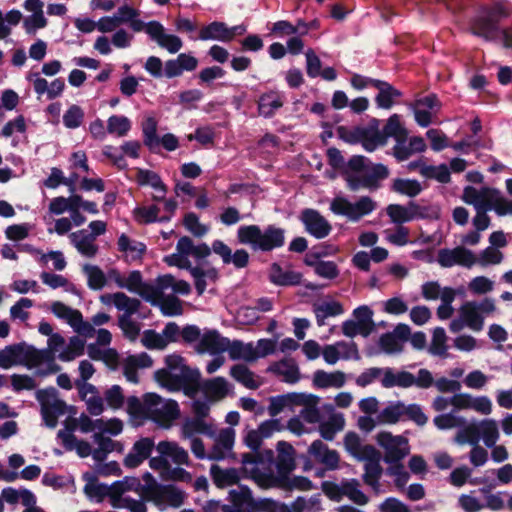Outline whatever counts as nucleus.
Listing matches in <instances>:
<instances>
[{"label": "nucleus", "mask_w": 512, "mask_h": 512, "mask_svg": "<svg viewBox=\"0 0 512 512\" xmlns=\"http://www.w3.org/2000/svg\"><path fill=\"white\" fill-rule=\"evenodd\" d=\"M328 164L338 170L346 181L347 188L356 192L362 188L371 191L380 188V181L389 176V169L382 163H372L363 155H353L345 162L341 151L330 147L326 151Z\"/></svg>", "instance_id": "nucleus-1"}, {"label": "nucleus", "mask_w": 512, "mask_h": 512, "mask_svg": "<svg viewBox=\"0 0 512 512\" xmlns=\"http://www.w3.org/2000/svg\"><path fill=\"white\" fill-rule=\"evenodd\" d=\"M509 15L510 11L508 8L501 3L483 6L478 14L471 19L470 31L474 36L480 37L487 42L496 41L499 35H501L503 47L512 49V25L500 28L501 21L509 17Z\"/></svg>", "instance_id": "nucleus-2"}, {"label": "nucleus", "mask_w": 512, "mask_h": 512, "mask_svg": "<svg viewBox=\"0 0 512 512\" xmlns=\"http://www.w3.org/2000/svg\"><path fill=\"white\" fill-rule=\"evenodd\" d=\"M237 240L250 246L253 251L271 252L285 245L286 230L274 224L264 229L256 224L242 225L237 230Z\"/></svg>", "instance_id": "nucleus-3"}, {"label": "nucleus", "mask_w": 512, "mask_h": 512, "mask_svg": "<svg viewBox=\"0 0 512 512\" xmlns=\"http://www.w3.org/2000/svg\"><path fill=\"white\" fill-rule=\"evenodd\" d=\"M44 351H39L33 345L26 342L7 345L4 349H0V367L9 369L15 365H24L28 368L37 367L41 364Z\"/></svg>", "instance_id": "nucleus-4"}, {"label": "nucleus", "mask_w": 512, "mask_h": 512, "mask_svg": "<svg viewBox=\"0 0 512 512\" xmlns=\"http://www.w3.org/2000/svg\"><path fill=\"white\" fill-rule=\"evenodd\" d=\"M58 390L47 387L36 391L35 397L40 404V413L46 427L54 429L58 424V418L68 411L67 403L58 398Z\"/></svg>", "instance_id": "nucleus-5"}, {"label": "nucleus", "mask_w": 512, "mask_h": 512, "mask_svg": "<svg viewBox=\"0 0 512 512\" xmlns=\"http://www.w3.org/2000/svg\"><path fill=\"white\" fill-rule=\"evenodd\" d=\"M376 208L375 202L368 196H362L356 203L344 197H336L330 204V210L336 215L346 216L350 221L357 222Z\"/></svg>", "instance_id": "nucleus-6"}, {"label": "nucleus", "mask_w": 512, "mask_h": 512, "mask_svg": "<svg viewBox=\"0 0 512 512\" xmlns=\"http://www.w3.org/2000/svg\"><path fill=\"white\" fill-rule=\"evenodd\" d=\"M376 440L379 446L384 448V461L388 464L400 462L409 453L408 447H401L408 444V440L403 436H393L390 432L382 431L377 434Z\"/></svg>", "instance_id": "nucleus-7"}, {"label": "nucleus", "mask_w": 512, "mask_h": 512, "mask_svg": "<svg viewBox=\"0 0 512 512\" xmlns=\"http://www.w3.org/2000/svg\"><path fill=\"white\" fill-rule=\"evenodd\" d=\"M299 220L303 224L305 231L316 239H324L332 231L329 221L316 209H303L300 212Z\"/></svg>", "instance_id": "nucleus-8"}, {"label": "nucleus", "mask_w": 512, "mask_h": 512, "mask_svg": "<svg viewBox=\"0 0 512 512\" xmlns=\"http://www.w3.org/2000/svg\"><path fill=\"white\" fill-rule=\"evenodd\" d=\"M437 262L443 268H450L454 265L471 268L477 263V258L471 250L463 246H458L453 249H440L438 251Z\"/></svg>", "instance_id": "nucleus-9"}, {"label": "nucleus", "mask_w": 512, "mask_h": 512, "mask_svg": "<svg viewBox=\"0 0 512 512\" xmlns=\"http://www.w3.org/2000/svg\"><path fill=\"white\" fill-rule=\"evenodd\" d=\"M148 499L155 503H167L171 507L178 508L184 502V493L173 485H161L155 483L147 490Z\"/></svg>", "instance_id": "nucleus-10"}, {"label": "nucleus", "mask_w": 512, "mask_h": 512, "mask_svg": "<svg viewBox=\"0 0 512 512\" xmlns=\"http://www.w3.org/2000/svg\"><path fill=\"white\" fill-rule=\"evenodd\" d=\"M148 35L151 40L155 41L161 48L166 49L169 53H177L183 46L180 37L173 34H167L164 26L156 21H149Z\"/></svg>", "instance_id": "nucleus-11"}, {"label": "nucleus", "mask_w": 512, "mask_h": 512, "mask_svg": "<svg viewBox=\"0 0 512 512\" xmlns=\"http://www.w3.org/2000/svg\"><path fill=\"white\" fill-rule=\"evenodd\" d=\"M161 404V397L156 393H146L143 402L137 396L127 399V412L133 419L148 420L152 406Z\"/></svg>", "instance_id": "nucleus-12"}, {"label": "nucleus", "mask_w": 512, "mask_h": 512, "mask_svg": "<svg viewBox=\"0 0 512 512\" xmlns=\"http://www.w3.org/2000/svg\"><path fill=\"white\" fill-rule=\"evenodd\" d=\"M154 446L152 438H140L133 444L132 450L125 456L123 460L124 466L129 469L139 467L146 459L150 458Z\"/></svg>", "instance_id": "nucleus-13"}, {"label": "nucleus", "mask_w": 512, "mask_h": 512, "mask_svg": "<svg viewBox=\"0 0 512 512\" xmlns=\"http://www.w3.org/2000/svg\"><path fill=\"white\" fill-rule=\"evenodd\" d=\"M229 344L230 340L222 337L217 330H207L196 345V351L199 354L208 352L216 355L226 351Z\"/></svg>", "instance_id": "nucleus-14"}, {"label": "nucleus", "mask_w": 512, "mask_h": 512, "mask_svg": "<svg viewBox=\"0 0 512 512\" xmlns=\"http://www.w3.org/2000/svg\"><path fill=\"white\" fill-rule=\"evenodd\" d=\"M309 455L325 465L327 470H336L339 466L340 456L336 450H331L321 440L317 439L308 448Z\"/></svg>", "instance_id": "nucleus-15"}, {"label": "nucleus", "mask_w": 512, "mask_h": 512, "mask_svg": "<svg viewBox=\"0 0 512 512\" xmlns=\"http://www.w3.org/2000/svg\"><path fill=\"white\" fill-rule=\"evenodd\" d=\"M276 448L278 451L276 459L277 473L285 479V475H290L296 468L295 449L286 441H279Z\"/></svg>", "instance_id": "nucleus-16"}, {"label": "nucleus", "mask_w": 512, "mask_h": 512, "mask_svg": "<svg viewBox=\"0 0 512 512\" xmlns=\"http://www.w3.org/2000/svg\"><path fill=\"white\" fill-rule=\"evenodd\" d=\"M268 278L276 286L289 287L300 285L303 274L294 270H284L279 263L274 262L270 265Z\"/></svg>", "instance_id": "nucleus-17"}, {"label": "nucleus", "mask_w": 512, "mask_h": 512, "mask_svg": "<svg viewBox=\"0 0 512 512\" xmlns=\"http://www.w3.org/2000/svg\"><path fill=\"white\" fill-rule=\"evenodd\" d=\"M201 373L198 369H192L183 365L180 373V382L177 383V390H182L189 398H195L202 386L200 385Z\"/></svg>", "instance_id": "nucleus-18"}, {"label": "nucleus", "mask_w": 512, "mask_h": 512, "mask_svg": "<svg viewBox=\"0 0 512 512\" xmlns=\"http://www.w3.org/2000/svg\"><path fill=\"white\" fill-rule=\"evenodd\" d=\"M495 194H499V190L496 188L483 187L481 190H477L473 186H466L463 190L462 200L477 209L489 205Z\"/></svg>", "instance_id": "nucleus-19"}, {"label": "nucleus", "mask_w": 512, "mask_h": 512, "mask_svg": "<svg viewBox=\"0 0 512 512\" xmlns=\"http://www.w3.org/2000/svg\"><path fill=\"white\" fill-rule=\"evenodd\" d=\"M373 87L378 90V94L375 97L378 108L390 109L394 105L395 99L402 97V92L387 81H374Z\"/></svg>", "instance_id": "nucleus-20"}, {"label": "nucleus", "mask_w": 512, "mask_h": 512, "mask_svg": "<svg viewBox=\"0 0 512 512\" xmlns=\"http://www.w3.org/2000/svg\"><path fill=\"white\" fill-rule=\"evenodd\" d=\"M180 414L178 403L175 400H168L161 404L152 406L149 414V420H152L159 424L168 423L178 418Z\"/></svg>", "instance_id": "nucleus-21"}, {"label": "nucleus", "mask_w": 512, "mask_h": 512, "mask_svg": "<svg viewBox=\"0 0 512 512\" xmlns=\"http://www.w3.org/2000/svg\"><path fill=\"white\" fill-rule=\"evenodd\" d=\"M242 471L249 474V478L255 481L261 488H281V483L284 482V478L278 473L275 475L272 471H262L258 467L254 466L248 469L246 466L242 468Z\"/></svg>", "instance_id": "nucleus-22"}, {"label": "nucleus", "mask_w": 512, "mask_h": 512, "mask_svg": "<svg viewBox=\"0 0 512 512\" xmlns=\"http://www.w3.org/2000/svg\"><path fill=\"white\" fill-rule=\"evenodd\" d=\"M377 125L378 120L374 119L373 124H370L368 127H363V131H361L360 143L368 152H373L378 146H383L387 142Z\"/></svg>", "instance_id": "nucleus-23"}, {"label": "nucleus", "mask_w": 512, "mask_h": 512, "mask_svg": "<svg viewBox=\"0 0 512 512\" xmlns=\"http://www.w3.org/2000/svg\"><path fill=\"white\" fill-rule=\"evenodd\" d=\"M210 476L218 488H225L239 483L240 476L236 468L223 469L217 464L210 467Z\"/></svg>", "instance_id": "nucleus-24"}, {"label": "nucleus", "mask_w": 512, "mask_h": 512, "mask_svg": "<svg viewBox=\"0 0 512 512\" xmlns=\"http://www.w3.org/2000/svg\"><path fill=\"white\" fill-rule=\"evenodd\" d=\"M301 402H303L302 393L292 392L273 396L269 399L268 413L271 417H276L285 407L297 405Z\"/></svg>", "instance_id": "nucleus-25"}, {"label": "nucleus", "mask_w": 512, "mask_h": 512, "mask_svg": "<svg viewBox=\"0 0 512 512\" xmlns=\"http://www.w3.org/2000/svg\"><path fill=\"white\" fill-rule=\"evenodd\" d=\"M202 391L211 401L221 400L227 396L229 384L224 377H215L203 383Z\"/></svg>", "instance_id": "nucleus-26"}, {"label": "nucleus", "mask_w": 512, "mask_h": 512, "mask_svg": "<svg viewBox=\"0 0 512 512\" xmlns=\"http://www.w3.org/2000/svg\"><path fill=\"white\" fill-rule=\"evenodd\" d=\"M228 25L225 22L213 21L200 28L198 39L202 41L215 40L227 43Z\"/></svg>", "instance_id": "nucleus-27"}, {"label": "nucleus", "mask_w": 512, "mask_h": 512, "mask_svg": "<svg viewBox=\"0 0 512 512\" xmlns=\"http://www.w3.org/2000/svg\"><path fill=\"white\" fill-rule=\"evenodd\" d=\"M345 381L346 377L342 371L327 373L324 370H317L313 376V385L317 388H341Z\"/></svg>", "instance_id": "nucleus-28"}, {"label": "nucleus", "mask_w": 512, "mask_h": 512, "mask_svg": "<svg viewBox=\"0 0 512 512\" xmlns=\"http://www.w3.org/2000/svg\"><path fill=\"white\" fill-rule=\"evenodd\" d=\"M390 190L396 194L414 198L422 192L423 188L417 179L395 178L392 180Z\"/></svg>", "instance_id": "nucleus-29"}, {"label": "nucleus", "mask_w": 512, "mask_h": 512, "mask_svg": "<svg viewBox=\"0 0 512 512\" xmlns=\"http://www.w3.org/2000/svg\"><path fill=\"white\" fill-rule=\"evenodd\" d=\"M415 376L407 371H401L398 374H394L391 368H385L384 377L381 380V384L384 388H392L394 386L408 388L414 385Z\"/></svg>", "instance_id": "nucleus-30"}, {"label": "nucleus", "mask_w": 512, "mask_h": 512, "mask_svg": "<svg viewBox=\"0 0 512 512\" xmlns=\"http://www.w3.org/2000/svg\"><path fill=\"white\" fill-rule=\"evenodd\" d=\"M71 241L77 250L86 257H94L98 252V246L94 244V236L88 235L86 230H80L70 235Z\"/></svg>", "instance_id": "nucleus-31"}, {"label": "nucleus", "mask_w": 512, "mask_h": 512, "mask_svg": "<svg viewBox=\"0 0 512 512\" xmlns=\"http://www.w3.org/2000/svg\"><path fill=\"white\" fill-rule=\"evenodd\" d=\"M283 106L281 96L276 91H269L262 94L258 100V110L265 118L274 116L275 111Z\"/></svg>", "instance_id": "nucleus-32"}, {"label": "nucleus", "mask_w": 512, "mask_h": 512, "mask_svg": "<svg viewBox=\"0 0 512 512\" xmlns=\"http://www.w3.org/2000/svg\"><path fill=\"white\" fill-rule=\"evenodd\" d=\"M381 132L386 140L389 137H393L399 144L405 143L408 136V132L402 126L400 116L398 114H393L388 118Z\"/></svg>", "instance_id": "nucleus-33"}, {"label": "nucleus", "mask_w": 512, "mask_h": 512, "mask_svg": "<svg viewBox=\"0 0 512 512\" xmlns=\"http://www.w3.org/2000/svg\"><path fill=\"white\" fill-rule=\"evenodd\" d=\"M303 402L297 403L302 405L304 408L300 412V416L309 424H314L320 421L321 414L317 408L319 397L313 394L302 393Z\"/></svg>", "instance_id": "nucleus-34"}, {"label": "nucleus", "mask_w": 512, "mask_h": 512, "mask_svg": "<svg viewBox=\"0 0 512 512\" xmlns=\"http://www.w3.org/2000/svg\"><path fill=\"white\" fill-rule=\"evenodd\" d=\"M118 250L127 253L132 261L142 259L146 252V245L139 241H131L126 234H121L118 238Z\"/></svg>", "instance_id": "nucleus-35"}, {"label": "nucleus", "mask_w": 512, "mask_h": 512, "mask_svg": "<svg viewBox=\"0 0 512 512\" xmlns=\"http://www.w3.org/2000/svg\"><path fill=\"white\" fill-rule=\"evenodd\" d=\"M143 143L151 151L156 152L160 146V137L157 135V121L154 117H147L142 122Z\"/></svg>", "instance_id": "nucleus-36"}, {"label": "nucleus", "mask_w": 512, "mask_h": 512, "mask_svg": "<svg viewBox=\"0 0 512 512\" xmlns=\"http://www.w3.org/2000/svg\"><path fill=\"white\" fill-rule=\"evenodd\" d=\"M313 311L315 313L318 326H323L327 317H335L343 314L344 308L340 302L331 301L314 304Z\"/></svg>", "instance_id": "nucleus-37"}, {"label": "nucleus", "mask_w": 512, "mask_h": 512, "mask_svg": "<svg viewBox=\"0 0 512 512\" xmlns=\"http://www.w3.org/2000/svg\"><path fill=\"white\" fill-rule=\"evenodd\" d=\"M227 350L232 360L243 359L247 362L257 360L252 343L244 344L240 340H234L230 342Z\"/></svg>", "instance_id": "nucleus-38"}, {"label": "nucleus", "mask_w": 512, "mask_h": 512, "mask_svg": "<svg viewBox=\"0 0 512 512\" xmlns=\"http://www.w3.org/2000/svg\"><path fill=\"white\" fill-rule=\"evenodd\" d=\"M345 420L343 415L334 414L328 421L322 422L319 425V433L324 440L333 441L338 431L343 430Z\"/></svg>", "instance_id": "nucleus-39"}, {"label": "nucleus", "mask_w": 512, "mask_h": 512, "mask_svg": "<svg viewBox=\"0 0 512 512\" xmlns=\"http://www.w3.org/2000/svg\"><path fill=\"white\" fill-rule=\"evenodd\" d=\"M269 371L276 375L284 377V381L290 384L296 383L299 380V368L294 363H288L286 360L273 363L268 368Z\"/></svg>", "instance_id": "nucleus-40"}, {"label": "nucleus", "mask_w": 512, "mask_h": 512, "mask_svg": "<svg viewBox=\"0 0 512 512\" xmlns=\"http://www.w3.org/2000/svg\"><path fill=\"white\" fill-rule=\"evenodd\" d=\"M461 315L467 326L475 331H480L483 328L484 319L478 311L475 302H466L461 307Z\"/></svg>", "instance_id": "nucleus-41"}, {"label": "nucleus", "mask_w": 512, "mask_h": 512, "mask_svg": "<svg viewBox=\"0 0 512 512\" xmlns=\"http://www.w3.org/2000/svg\"><path fill=\"white\" fill-rule=\"evenodd\" d=\"M136 181L140 186L150 185L156 191L167 192V186L163 183L161 177L152 170L137 168Z\"/></svg>", "instance_id": "nucleus-42"}, {"label": "nucleus", "mask_w": 512, "mask_h": 512, "mask_svg": "<svg viewBox=\"0 0 512 512\" xmlns=\"http://www.w3.org/2000/svg\"><path fill=\"white\" fill-rule=\"evenodd\" d=\"M230 375L248 389H257L260 384L255 381L254 373L244 364H236L231 367Z\"/></svg>", "instance_id": "nucleus-43"}, {"label": "nucleus", "mask_w": 512, "mask_h": 512, "mask_svg": "<svg viewBox=\"0 0 512 512\" xmlns=\"http://www.w3.org/2000/svg\"><path fill=\"white\" fill-rule=\"evenodd\" d=\"M238 487L239 491L235 489L229 491V498L233 506L238 510L245 505L249 507H255L256 502L252 496L251 489L248 486L242 484H239Z\"/></svg>", "instance_id": "nucleus-44"}, {"label": "nucleus", "mask_w": 512, "mask_h": 512, "mask_svg": "<svg viewBox=\"0 0 512 512\" xmlns=\"http://www.w3.org/2000/svg\"><path fill=\"white\" fill-rule=\"evenodd\" d=\"M414 219L439 220L441 217V208L437 204L420 205L415 201H409Z\"/></svg>", "instance_id": "nucleus-45"}, {"label": "nucleus", "mask_w": 512, "mask_h": 512, "mask_svg": "<svg viewBox=\"0 0 512 512\" xmlns=\"http://www.w3.org/2000/svg\"><path fill=\"white\" fill-rule=\"evenodd\" d=\"M160 209L156 205H151L149 207H137L134 209L135 219L139 223L150 224L154 222H167L170 220V216H162L158 217Z\"/></svg>", "instance_id": "nucleus-46"}, {"label": "nucleus", "mask_w": 512, "mask_h": 512, "mask_svg": "<svg viewBox=\"0 0 512 512\" xmlns=\"http://www.w3.org/2000/svg\"><path fill=\"white\" fill-rule=\"evenodd\" d=\"M360 483L357 479L343 480V496L348 497L357 505H366L369 498L359 489Z\"/></svg>", "instance_id": "nucleus-47"}, {"label": "nucleus", "mask_w": 512, "mask_h": 512, "mask_svg": "<svg viewBox=\"0 0 512 512\" xmlns=\"http://www.w3.org/2000/svg\"><path fill=\"white\" fill-rule=\"evenodd\" d=\"M157 306L164 316H178L183 313L181 300L173 294L162 295Z\"/></svg>", "instance_id": "nucleus-48"}, {"label": "nucleus", "mask_w": 512, "mask_h": 512, "mask_svg": "<svg viewBox=\"0 0 512 512\" xmlns=\"http://www.w3.org/2000/svg\"><path fill=\"white\" fill-rule=\"evenodd\" d=\"M386 212L391 221L400 226L403 223L414 220V215L412 213L411 207L409 206V203L407 206L400 204H390L387 206Z\"/></svg>", "instance_id": "nucleus-49"}, {"label": "nucleus", "mask_w": 512, "mask_h": 512, "mask_svg": "<svg viewBox=\"0 0 512 512\" xmlns=\"http://www.w3.org/2000/svg\"><path fill=\"white\" fill-rule=\"evenodd\" d=\"M83 271L87 275V285L90 289L98 291L104 288L107 282L106 276L98 266L86 264Z\"/></svg>", "instance_id": "nucleus-50"}, {"label": "nucleus", "mask_w": 512, "mask_h": 512, "mask_svg": "<svg viewBox=\"0 0 512 512\" xmlns=\"http://www.w3.org/2000/svg\"><path fill=\"white\" fill-rule=\"evenodd\" d=\"M85 341L79 336H72L69 339L67 347L59 354V359L64 362L74 360L76 357L83 355Z\"/></svg>", "instance_id": "nucleus-51"}, {"label": "nucleus", "mask_w": 512, "mask_h": 512, "mask_svg": "<svg viewBox=\"0 0 512 512\" xmlns=\"http://www.w3.org/2000/svg\"><path fill=\"white\" fill-rule=\"evenodd\" d=\"M114 305L120 311H125L124 315L130 317L140 308L141 302L136 298H130L123 292L114 293Z\"/></svg>", "instance_id": "nucleus-52"}, {"label": "nucleus", "mask_w": 512, "mask_h": 512, "mask_svg": "<svg viewBox=\"0 0 512 512\" xmlns=\"http://www.w3.org/2000/svg\"><path fill=\"white\" fill-rule=\"evenodd\" d=\"M131 129V121L123 115H112L107 120V132L119 137L127 135Z\"/></svg>", "instance_id": "nucleus-53"}, {"label": "nucleus", "mask_w": 512, "mask_h": 512, "mask_svg": "<svg viewBox=\"0 0 512 512\" xmlns=\"http://www.w3.org/2000/svg\"><path fill=\"white\" fill-rule=\"evenodd\" d=\"M420 173L426 178L436 179L442 184H446L451 181L450 170L446 164H440L438 166H423Z\"/></svg>", "instance_id": "nucleus-54"}, {"label": "nucleus", "mask_w": 512, "mask_h": 512, "mask_svg": "<svg viewBox=\"0 0 512 512\" xmlns=\"http://www.w3.org/2000/svg\"><path fill=\"white\" fill-rule=\"evenodd\" d=\"M478 427L480 429V436L483 437L485 445L489 448L493 447L499 438L496 422L492 419H485Z\"/></svg>", "instance_id": "nucleus-55"}, {"label": "nucleus", "mask_w": 512, "mask_h": 512, "mask_svg": "<svg viewBox=\"0 0 512 512\" xmlns=\"http://www.w3.org/2000/svg\"><path fill=\"white\" fill-rule=\"evenodd\" d=\"M84 116L85 113L83 109L80 106L73 104L64 113L63 124L68 129H76L82 125Z\"/></svg>", "instance_id": "nucleus-56"}, {"label": "nucleus", "mask_w": 512, "mask_h": 512, "mask_svg": "<svg viewBox=\"0 0 512 512\" xmlns=\"http://www.w3.org/2000/svg\"><path fill=\"white\" fill-rule=\"evenodd\" d=\"M313 488L312 481L305 476H294L285 475V480L281 483V489L292 491L294 489L300 491H309Z\"/></svg>", "instance_id": "nucleus-57"}, {"label": "nucleus", "mask_w": 512, "mask_h": 512, "mask_svg": "<svg viewBox=\"0 0 512 512\" xmlns=\"http://www.w3.org/2000/svg\"><path fill=\"white\" fill-rule=\"evenodd\" d=\"M141 342L150 350H162L167 346V341L164 340L162 333L160 334L152 329H148L143 332Z\"/></svg>", "instance_id": "nucleus-58"}, {"label": "nucleus", "mask_w": 512, "mask_h": 512, "mask_svg": "<svg viewBox=\"0 0 512 512\" xmlns=\"http://www.w3.org/2000/svg\"><path fill=\"white\" fill-rule=\"evenodd\" d=\"M182 432L184 437L190 438L194 434H208L210 432V426L204 419L193 418L184 423Z\"/></svg>", "instance_id": "nucleus-59"}, {"label": "nucleus", "mask_w": 512, "mask_h": 512, "mask_svg": "<svg viewBox=\"0 0 512 512\" xmlns=\"http://www.w3.org/2000/svg\"><path fill=\"white\" fill-rule=\"evenodd\" d=\"M480 440V429L476 424H470L463 430L459 431L455 437V441L461 445L469 443L471 445L478 444Z\"/></svg>", "instance_id": "nucleus-60"}, {"label": "nucleus", "mask_w": 512, "mask_h": 512, "mask_svg": "<svg viewBox=\"0 0 512 512\" xmlns=\"http://www.w3.org/2000/svg\"><path fill=\"white\" fill-rule=\"evenodd\" d=\"M365 473L363 475V481L365 484L376 488L379 485V480L381 478L383 468L381 467L379 462L373 463H365L364 465Z\"/></svg>", "instance_id": "nucleus-61"}, {"label": "nucleus", "mask_w": 512, "mask_h": 512, "mask_svg": "<svg viewBox=\"0 0 512 512\" xmlns=\"http://www.w3.org/2000/svg\"><path fill=\"white\" fill-rule=\"evenodd\" d=\"M225 75L226 71L221 66L213 65L203 68L198 74L199 84L210 86L214 80L222 78Z\"/></svg>", "instance_id": "nucleus-62"}, {"label": "nucleus", "mask_w": 512, "mask_h": 512, "mask_svg": "<svg viewBox=\"0 0 512 512\" xmlns=\"http://www.w3.org/2000/svg\"><path fill=\"white\" fill-rule=\"evenodd\" d=\"M446 333L442 327H437L433 331L432 343L429 351L433 355L443 356L446 354Z\"/></svg>", "instance_id": "nucleus-63"}, {"label": "nucleus", "mask_w": 512, "mask_h": 512, "mask_svg": "<svg viewBox=\"0 0 512 512\" xmlns=\"http://www.w3.org/2000/svg\"><path fill=\"white\" fill-rule=\"evenodd\" d=\"M183 225L196 237H202L208 232L207 227L199 222V218L194 212H188L184 216Z\"/></svg>", "instance_id": "nucleus-64"}]
</instances>
